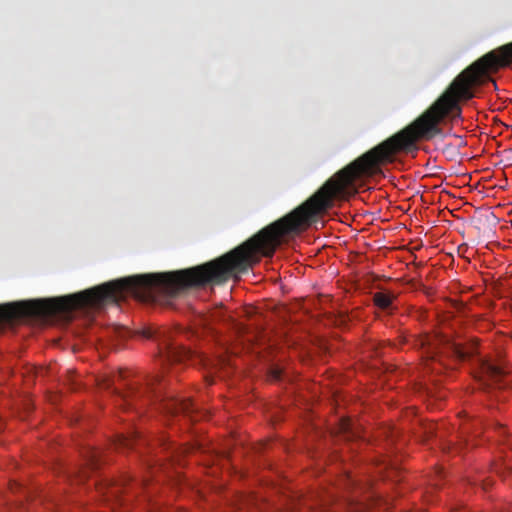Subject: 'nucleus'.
<instances>
[{"mask_svg": "<svg viewBox=\"0 0 512 512\" xmlns=\"http://www.w3.org/2000/svg\"><path fill=\"white\" fill-rule=\"evenodd\" d=\"M397 295L391 291H378L373 295L374 304L382 310L392 311L394 309V301Z\"/></svg>", "mask_w": 512, "mask_h": 512, "instance_id": "5", "label": "nucleus"}, {"mask_svg": "<svg viewBox=\"0 0 512 512\" xmlns=\"http://www.w3.org/2000/svg\"><path fill=\"white\" fill-rule=\"evenodd\" d=\"M160 357L167 363H182L192 358V352L180 342L165 340L159 347Z\"/></svg>", "mask_w": 512, "mask_h": 512, "instance_id": "3", "label": "nucleus"}, {"mask_svg": "<svg viewBox=\"0 0 512 512\" xmlns=\"http://www.w3.org/2000/svg\"><path fill=\"white\" fill-rule=\"evenodd\" d=\"M146 485V480H143L141 483H140V486H144Z\"/></svg>", "mask_w": 512, "mask_h": 512, "instance_id": "16", "label": "nucleus"}, {"mask_svg": "<svg viewBox=\"0 0 512 512\" xmlns=\"http://www.w3.org/2000/svg\"><path fill=\"white\" fill-rule=\"evenodd\" d=\"M251 504H257V498L254 497V496H243L241 497L240 499V503H239V509H243L244 506H249Z\"/></svg>", "mask_w": 512, "mask_h": 512, "instance_id": "8", "label": "nucleus"}, {"mask_svg": "<svg viewBox=\"0 0 512 512\" xmlns=\"http://www.w3.org/2000/svg\"><path fill=\"white\" fill-rule=\"evenodd\" d=\"M499 430L501 431V433H503V435H506L507 431L504 427L500 426Z\"/></svg>", "mask_w": 512, "mask_h": 512, "instance_id": "14", "label": "nucleus"}, {"mask_svg": "<svg viewBox=\"0 0 512 512\" xmlns=\"http://www.w3.org/2000/svg\"><path fill=\"white\" fill-rule=\"evenodd\" d=\"M121 492L119 487H111L109 493L113 497H118V494Z\"/></svg>", "mask_w": 512, "mask_h": 512, "instance_id": "11", "label": "nucleus"}, {"mask_svg": "<svg viewBox=\"0 0 512 512\" xmlns=\"http://www.w3.org/2000/svg\"><path fill=\"white\" fill-rule=\"evenodd\" d=\"M418 344L424 350L425 356L429 360H435L436 356L442 353V349H448L459 360H464L469 355L460 344L447 342L445 345H442L441 340L436 336H423L418 340Z\"/></svg>", "mask_w": 512, "mask_h": 512, "instance_id": "2", "label": "nucleus"}, {"mask_svg": "<svg viewBox=\"0 0 512 512\" xmlns=\"http://www.w3.org/2000/svg\"><path fill=\"white\" fill-rule=\"evenodd\" d=\"M508 445L511 447L512 449V439H508Z\"/></svg>", "mask_w": 512, "mask_h": 512, "instance_id": "15", "label": "nucleus"}, {"mask_svg": "<svg viewBox=\"0 0 512 512\" xmlns=\"http://www.w3.org/2000/svg\"><path fill=\"white\" fill-rule=\"evenodd\" d=\"M351 429H352V428H351V423H350V421H349V420H343V421H342V424H341V431H342L343 433H348V432H350V430H351Z\"/></svg>", "mask_w": 512, "mask_h": 512, "instance_id": "9", "label": "nucleus"}, {"mask_svg": "<svg viewBox=\"0 0 512 512\" xmlns=\"http://www.w3.org/2000/svg\"><path fill=\"white\" fill-rule=\"evenodd\" d=\"M140 440V434L133 431L128 435H120L117 439L116 445L118 448H133L134 444Z\"/></svg>", "mask_w": 512, "mask_h": 512, "instance_id": "6", "label": "nucleus"}, {"mask_svg": "<svg viewBox=\"0 0 512 512\" xmlns=\"http://www.w3.org/2000/svg\"><path fill=\"white\" fill-rule=\"evenodd\" d=\"M288 512H322L320 510H314L309 506L306 500L297 499L293 500L290 507L288 508Z\"/></svg>", "mask_w": 512, "mask_h": 512, "instance_id": "7", "label": "nucleus"}, {"mask_svg": "<svg viewBox=\"0 0 512 512\" xmlns=\"http://www.w3.org/2000/svg\"><path fill=\"white\" fill-rule=\"evenodd\" d=\"M96 458H97V455H96V453L93 452L91 454V460L90 461H91V465L94 466V467L97 466V459Z\"/></svg>", "mask_w": 512, "mask_h": 512, "instance_id": "12", "label": "nucleus"}, {"mask_svg": "<svg viewBox=\"0 0 512 512\" xmlns=\"http://www.w3.org/2000/svg\"><path fill=\"white\" fill-rule=\"evenodd\" d=\"M282 376V371L279 368H273L271 370V377L274 380H280Z\"/></svg>", "mask_w": 512, "mask_h": 512, "instance_id": "10", "label": "nucleus"}, {"mask_svg": "<svg viewBox=\"0 0 512 512\" xmlns=\"http://www.w3.org/2000/svg\"><path fill=\"white\" fill-rule=\"evenodd\" d=\"M116 378L124 379L122 372L117 373L112 381L107 380L102 384L104 389H112L113 393L122 401L124 408L134 405L136 402H159L164 411L170 414L183 413L191 415L195 409L193 403L188 399H179L167 396L163 393V384L160 376H154L145 387H137L134 384H127L124 390L114 387Z\"/></svg>", "mask_w": 512, "mask_h": 512, "instance_id": "1", "label": "nucleus"}, {"mask_svg": "<svg viewBox=\"0 0 512 512\" xmlns=\"http://www.w3.org/2000/svg\"><path fill=\"white\" fill-rule=\"evenodd\" d=\"M481 373L485 385L497 384L504 375L503 369L490 361L482 363Z\"/></svg>", "mask_w": 512, "mask_h": 512, "instance_id": "4", "label": "nucleus"}, {"mask_svg": "<svg viewBox=\"0 0 512 512\" xmlns=\"http://www.w3.org/2000/svg\"><path fill=\"white\" fill-rule=\"evenodd\" d=\"M143 336L145 338H151V337H153V333L150 330H144L143 331Z\"/></svg>", "mask_w": 512, "mask_h": 512, "instance_id": "13", "label": "nucleus"}]
</instances>
